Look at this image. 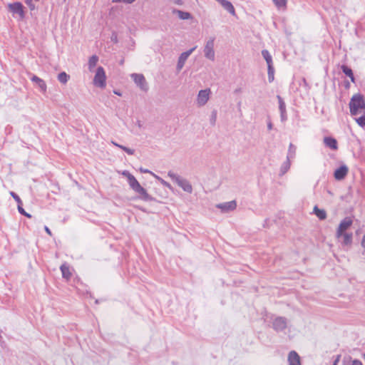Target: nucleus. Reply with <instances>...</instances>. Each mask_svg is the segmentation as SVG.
Masks as SVG:
<instances>
[{"label": "nucleus", "mask_w": 365, "mask_h": 365, "mask_svg": "<svg viewBox=\"0 0 365 365\" xmlns=\"http://www.w3.org/2000/svg\"><path fill=\"white\" fill-rule=\"evenodd\" d=\"M121 175L125 177L128 180V182L130 188L137 194L139 195L140 197L143 200L150 199V195L148 194L146 190L140 185L136 178L130 174L128 170H123Z\"/></svg>", "instance_id": "f257e3e1"}, {"label": "nucleus", "mask_w": 365, "mask_h": 365, "mask_svg": "<svg viewBox=\"0 0 365 365\" xmlns=\"http://www.w3.org/2000/svg\"><path fill=\"white\" fill-rule=\"evenodd\" d=\"M168 176L186 194L191 195L193 192L192 183L187 178L175 173L173 171H168Z\"/></svg>", "instance_id": "f03ea898"}, {"label": "nucleus", "mask_w": 365, "mask_h": 365, "mask_svg": "<svg viewBox=\"0 0 365 365\" xmlns=\"http://www.w3.org/2000/svg\"><path fill=\"white\" fill-rule=\"evenodd\" d=\"M365 101L364 98L360 95L354 96L349 103L350 113L353 115H356L359 113L361 109L364 108Z\"/></svg>", "instance_id": "7ed1b4c3"}, {"label": "nucleus", "mask_w": 365, "mask_h": 365, "mask_svg": "<svg viewBox=\"0 0 365 365\" xmlns=\"http://www.w3.org/2000/svg\"><path fill=\"white\" fill-rule=\"evenodd\" d=\"M215 37H210L205 41L203 48L204 56L211 61L215 60Z\"/></svg>", "instance_id": "20e7f679"}, {"label": "nucleus", "mask_w": 365, "mask_h": 365, "mask_svg": "<svg viewBox=\"0 0 365 365\" xmlns=\"http://www.w3.org/2000/svg\"><path fill=\"white\" fill-rule=\"evenodd\" d=\"M93 84L96 87L104 88L106 86V76L103 67L99 66L96 71Z\"/></svg>", "instance_id": "39448f33"}, {"label": "nucleus", "mask_w": 365, "mask_h": 365, "mask_svg": "<svg viewBox=\"0 0 365 365\" xmlns=\"http://www.w3.org/2000/svg\"><path fill=\"white\" fill-rule=\"evenodd\" d=\"M211 95L210 88L200 90L196 98V103L198 107L204 106L209 101Z\"/></svg>", "instance_id": "423d86ee"}, {"label": "nucleus", "mask_w": 365, "mask_h": 365, "mask_svg": "<svg viewBox=\"0 0 365 365\" xmlns=\"http://www.w3.org/2000/svg\"><path fill=\"white\" fill-rule=\"evenodd\" d=\"M8 8L14 16H18L20 19H23L24 18V7L21 3L15 2L13 4H9Z\"/></svg>", "instance_id": "0eeeda50"}, {"label": "nucleus", "mask_w": 365, "mask_h": 365, "mask_svg": "<svg viewBox=\"0 0 365 365\" xmlns=\"http://www.w3.org/2000/svg\"><path fill=\"white\" fill-rule=\"evenodd\" d=\"M130 77L135 82V83L138 86L142 91H147L148 89V86L144 76L141 73H132Z\"/></svg>", "instance_id": "6e6552de"}, {"label": "nucleus", "mask_w": 365, "mask_h": 365, "mask_svg": "<svg viewBox=\"0 0 365 365\" xmlns=\"http://www.w3.org/2000/svg\"><path fill=\"white\" fill-rule=\"evenodd\" d=\"M352 220L351 217H346L344 218L341 223L339 225V227L336 230V236L337 238H339L342 236L344 232H346V231L352 225Z\"/></svg>", "instance_id": "1a4fd4ad"}, {"label": "nucleus", "mask_w": 365, "mask_h": 365, "mask_svg": "<svg viewBox=\"0 0 365 365\" xmlns=\"http://www.w3.org/2000/svg\"><path fill=\"white\" fill-rule=\"evenodd\" d=\"M195 48H196V46L190 48V50H188L185 52L182 53L180 55L178 60L177 66H176V69L178 71H180L182 70V68L185 66V63L187 59L191 55V53L195 50Z\"/></svg>", "instance_id": "9d476101"}, {"label": "nucleus", "mask_w": 365, "mask_h": 365, "mask_svg": "<svg viewBox=\"0 0 365 365\" xmlns=\"http://www.w3.org/2000/svg\"><path fill=\"white\" fill-rule=\"evenodd\" d=\"M31 81L35 83V85L38 87V88L41 93H45L46 92L47 86L46 82L43 79L34 75L31 78Z\"/></svg>", "instance_id": "9b49d317"}, {"label": "nucleus", "mask_w": 365, "mask_h": 365, "mask_svg": "<svg viewBox=\"0 0 365 365\" xmlns=\"http://www.w3.org/2000/svg\"><path fill=\"white\" fill-rule=\"evenodd\" d=\"M287 360L289 365H301L300 356L295 351L289 353Z\"/></svg>", "instance_id": "f8f14e48"}, {"label": "nucleus", "mask_w": 365, "mask_h": 365, "mask_svg": "<svg viewBox=\"0 0 365 365\" xmlns=\"http://www.w3.org/2000/svg\"><path fill=\"white\" fill-rule=\"evenodd\" d=\"M348 173V168L346 165H341L334 172V178L336 180H342L345 178Z\"/></svg>", "instance_id": "ddd939ff"}, {"label": "nucleus", "mask_w": 365, "mask_h": 365, "mask_svg": "<svg viewBox=\"0 0 365 365\" xmlns=\"http://www.w3.org/2000/svg\"><path fill=\"white\" fill-rule=\"evenodd\" d=\"M324 143L326 146L329 147L332 150H336L338 148L337 141L336 139L331 137H325L324 138Z\"/></svg>", "instance_id": "4468645a"}, {"label": "nucleus", "mask_w": 365, "mask_h": 365, "mask_svg": "<svg viewBox=\"0 0 365 365\" xmlns=\"http://www.w3.org/2000/svg\"><path fill=\"white\" fill-rule=\"evenodd\" d=\"M220 5L232 16H235V9L232 3L227 0H223Z\"/></svg>", "instance_id": "2eb2a0df"}, {"label": "nucleus", "mask_w": 365, "mask_h": 365, "mask_svg": "<svg viewBox=\"0 0 365 365\" xmlns=\"http://www.w3.org/2000/svg\"><path fill=\"white\" fill-rule=\"evenodd\" d=\"M60 269L62 272L63 277L65 278L66 280H69L72 276V272L71 271L69 266H68L66 264H63L61 266Z\"/></svg>", "instance_id": "dca6fc26"}, {"label": "nucleus", "mask_w": 365, "mask_h": 365, "mask_svg": "<svg viewBox=\"0 0 365 365\" xmlns=\"http://www.w3.org/2000/svg\"><path fill=\"white\" fill-rule=\"evenodd\" d=\"M173 13L177 14L178 18L182 20H187L192 19L191 14L187 11L174 9Z\"/></svg>", "instance_id": "f3484780"}, {"label": "nucleus", "mask_w": 365, "mask_h": 365, "mask_svg": "<svg viewBox=\"0 0 365 365\" xmlns=\"http://www.w3.org/2000/svg\"><path fill=\"white\" fill-rule=\"evenodd\" d=\"M341 68V70H342L343 73L346 76L349 77L351 81L353 83H354L355 78H354L352 70L350 68H349L348 66H345V65H342Z\"/></svg>", "instance_id": "a211bd4d"}, {"label": "nucleus", "mask_w": 365, "mask_h": 365, "mask_svg": "<svg viewBox=\"0 0 365 365\" xmlns=\"http://www.w3.org/2000/svg\"><path fill=\"white\" fill-rule=\"evenodd\" d=\"M98 61V57L97 56L93 55L91 57H90L88 64V69L91 72H92L93 71V68L97 65Z\"/></svg>", "instance_id": "6ab92c4d"}, {"label": "nucleus", "mask_w": 365, "mask_h": 365, "mask_svg": "<svg viewBox=\"0 0 365 365\" xmlns=\"http://www.w3.org/2000/svg\"><path fill=\"white\" fill-rule=\"evenodd\" d=\"M152 175L164 187L168 188L170 190H173V186L167 181L163 180L162 178L159 177L158 175L152 173Z\"/></svg>", "instance_id": "aec40b11"}, {"label": "nucleus", "mask_w": 365, "mask_h": 365, "mask_svg": "<svg viewBox=\"0 0 365 365\" xmlns=\"http://www.w3.org/2000/svg\"><path fill=\"white\" fill-rule=\"evenodd\" d=\"M111 143H112L113 145H115V146H116V147H118V148H119L122 149L123 150H124L126 153H128V155H134V153H135V150H134L133 149H132V148H128V147L123 146V145H120V144L117 143H116V142H115V141H111Z\"/></svg>", "instance_id": "412c9836"}, {"label": "nucleus", "mask_w": 365, "mask_h": 365, "mask_svg": "<svg viewBox=\"0 0 365 365\" xmlns=\"http://www.w3.org/2000/svg\"><path fill=\"white\" fill-rule=\"evenodd\" d=\"M262 55L267 62V66H272V58L267 50H263Z\"/></svg>", "instance_id": "4be33fe9"}, {"label": "nucleus", "mask_w": 365, "mask_h": 365, "mask_svg": "<svg viewBox=\"0 0 365 365\" xmlns=\"http://www.w3.org/2000/svg\"><path fill=\"white\" fill-rule=\"evenodd\" d=\"M314 212L320 220H324L327 217L326 211L324 209H319L318 207H314Z\"/></svg>", "instance_id": "5701e85b"}, {"label": "nucleus", "mask_w": 365, "mask_h": 365, "mask_svg": "<svg viewBox=\"0 0 365 365\" xmlns=\"http://www.w3.org/2000/svg\"><path fill=\"white\" fill-rule=\"evenodd\" d=\"M58 80L63 84H66L69 78H70V76L69 75H68L66 72H61L58 75Z\"/></svg>", "instance_id": "b1692460"}, {"label": "nucleus", "mask_w": 365, "mask_h": 365, "mask_svg": "<svg viewBox=\"0 0 365 365\" xmlns=\"http://www.w3.org/2000/svg\"><path fill=\"white\" fill-rule=\"evenodd\" d=\"M343 237V243L346 245H351L352 241V234L351 233H347L344 232L342 236Z\"/></svg>", "instance_id": "393cba45"}, {"label": "nucleus", "mask_w": 365, "mask_h": 365, "mask_svg": "<svg viewBox=\"0 0 365 365\" xmlns=\"http://www.w3.org/2000/svg\"><path fill=\"white\" fill-rule=\"evenodd\" d=\"M274 326L277 329H284L286 327V323L282 319L279 318L274 321Z\"/></svg>", "instance_id": "a878e982"}, {"label": "nucleus", "mask_w": 365, "mask_h": 365, "mask_svg": "<svg viewBox=\"0 0 365 365\" xmlns=\"http://www.w3.org/2000/svg\"><path fill=\"white\" fill-rule=\"evenodd\" d=\"M289 168H290V162H289V160L287 159V161L284 162L281 167V169H280L281 175L285 174L288 171Z\"/></svg>", "instance_id": "bb28decb"}, {"label": "nucleus", "mask_w": 365, "mask_h": 365, "mask_svg": "<svg viewBox=\"0 0 365 365\" xmlns=\"http://www.w3.org/2000/svg\"><path fill=\"white\" fill-rule=\"evenodd\" d=\"M275 6L278 9L284 8L287 5V0H272Z\"/></svg>", "instance_id": "cd10ccee"}, {"label": "nucleus", "mask_w": 365, "mask_h": 365, "mask_svg": "<svg viewBox=\"0 0 365 365\" xmlns=\"http://www.w3.org/2000/svg\"><path fill=\"white\" fill-rule=\"evenodd\" d=\"M295 151L296 148L294 145H293L292 143L289 145V150H288V155H287V159L289 160L291 158H294L295 155Z\"/></svg>", "instance_id": "c85d7f7f"}, {"label": "nucleus", "mask_w": 365, "mask_h": 365, "mask_svg": "<svg viewBox=\"0 0 365 365\" xmlns=\"http://www.w3.org/2000/svg\"><path fill=\"white\" fill-rule=\"evenodd\" d=\"M268 68V80L269 82H272L274 81V69L273 66H267Z\"/></svg>", "instance_id": "c756f323"}, {"label": "nucleus", "mask_w": 365, "mask_h": 365, "mask_svg": "<svg viewBox=\"0 0 365 365\" xmlns=\"http://www.w3.org/2000/svg\"><path fill=\"white\" fill-rule=\"evenodd\" d=\"M277 99L279 101V108L280 113H283L284 111H286V106H285V103H284V101L282 100V98L279 96H277Z\"/></svg>", "instance_id": "7c9ffc66"}, {"label": "nucleus", "mask_w": 365, "mask_h": 365, "mask_svg": "<svg viewBox=\"0 0 365 365\" xmlns=\"http://www.w3.org/2000/svg\"><path fill=\"white\" fill-rule=\"evenodd\" d=\"M136 0H112L113 3L131 4Z\"/></svg>", "instance_id": "2f4dec72"}, {"label": "nucleus", "mask_w": 365, "mask_h": 365, "mask_svg": "<svg viewBox=\"0 0 365 365\" xmlns=\"http://www.w3.org/2000/svg\"><path fill=\"white\" fill-rule=\"evenodd\" d=\"M37 1H38V0H25L26 4L31 10H34L35 9V2Z\"/></svg>", "instance_id": "473e14b6"}, {"label": "nucleus", "mask_w": 365, "mask_h": 365, "mask_svg": "<svg viewBox=\"0 0 365 365\" xmlns=\"http://www.w3.org/2000/svg\"><path fill=\"white\" fill-rule=\"evenodd\" d=\"M357 123L361 126L365 125V114L356 119Z\"/></svg>", "instance_id": "72a5a7b5"}, {"label": "nucleus", "mask_w": 365, "mask_h": 365, "mask_svg": "<svg viewBox=\"0 0 365 365\" xmlns=\"http://www.w3.org/2000/svg\"><path fill=\"white\" fill-rule=\"evenodd\" d=\"M18 210L21 214H22L28 217H31V215L24 210L23 207H18Z\"/></svg>", "instance_id": "f704fd0d"}, {"label": "nucleus", "mask_w": 365, "mask_h": 365, "mask_svg": "<svg viewBox=\"0 0 365 365\" xmlns=\"http://www.w3.org/2000/svg\"><path fill=\"white\" fill-rule=\"evenodd\" d=\"M11 195L15 199L16 202L18 204H21V200L20 197L16 194H15L14 192H11Z\"/></svg>", "instance_id": "c9c22d12"}, {"label": "nucleus", "mask_w": 365, "mask_h": 365, "mask_svg": "<svg viewBox=\"0 0 365 365\" xmlns=\"http://www.w3.org/2000/svg\"><path fill=\"white\" fill-rule=\"evenodd\" d=\"M233 207H225V206L220 207V208H222V211H223V212H227V211L231 210H232Z\"/></svg>", "instance_id": "e433bc0d"}, {"label": "nucleus", "mask_w": 365, "mask_h": 365, "mask_svg": "<svg viewBox=\"0 0 365 365\" xmlns=\"http://www.w3.org/2000/svg\"><path fill=\"white\" fill-rule=\"evenodd\" d=\"M281 113V119L282 121H284L287 120V113L286 111H284L283 113Z\"/></svg>", "instance_id": "4c0bfd02"}, {"label": "nucleus", "mask_w": 365, "mask_h": 365, "mask_svg": "<svg viewBox=\"0 0 365 365\" xmlns=\"http://www.w3.org/2000/svg\"><path fill=\"white\" fill-rule=\"evenodd\" d=\"M172 2L177 5H182L183 4L182 0H172Z\"/></svg>", "instance_id": "58836bf2"}, {"label": "nucleus", "mask_w": 365, "mask_h": 365, "mask_svg": "<svg viewBox=\"0 0 365 365\" xmlns=\"http://www.w3.org/2000/svg\"><path fill=\"white\" fill-rule=\"evenodd\" d=\"M140 172L143 173H150L152 175V173H153V172L147 170V169H143V168H140Z\"/></svg>", "instance_id": "ea45409f"}, {"label": "nucleus", "mask_w": 365, "mask_h": 365, "mask_svg": "<svg viewBox=\"0 0 365 365\" xmlns=\"http://www.w3.org/2000/svg\"><path fill=\"white\" fill-rule=\"evenodd\" d=\"M236 204H237V202L235 200H232V201L227 202L225 205L231 206V205H236Z\"/></svg>", "instance_id": "a19ab883"}, {"label": "nucleus", "mask_w": 365, "mask_h": 365, "mask_svg": "<svg viewBox=\"0 0 365 365\" xmlns=\"http://www.w3.org/2000/svg\"><path fill=\"white\" fill-rule=\"evenodd\" d=\"M351 365H363L362 363L359 360H354L352 361Z\"/></svg>", "instance_id": "79ce46f5"}, {"label": "nucleus", "mask_w": 365, "mask_h": 365, "mask_svg": "<svg viewBox=\"0 0 365 365\" xmlns=\"http://www.w3.org/2000/svg\"><path fill=\"white\" fill-rule=\"evenodd\" d=\"M267 128L269 130H271L272 129V123L271 121H269L267 123Z\"/></svg>", "instance_id": "37998d69"}, {"label": "nucleus", "mask_w": 365, "mask_h": 365, "mask_svg": "<svg viewBox=\"0 0 365 365\" xmlns=\"http://www.w3.org/2000/svg\"><path fill=\"white\" fill-rule=\"evenodd\" d=\"M45 231L49 235H51V230L48 229V227H45Z\"/></svg>", "instance_id": "c03bdc74"}, {"label": "nucleus", "mask_w": 365, "mask_h": 365, "mask_svg": "<svg viewBox=\"0 0 365 365\" xmlns=\"http://www.w3.org/2000/svg\"><path fill=\"white\" fill-rule=\"evenodd\" d=\"M362 246L365 247V235L363 237L362 242H361Z\"/></svg>", "instance_id": "a18cd8bd"}, {"label": "nucleus", "mask_w": 365, "mask_h": 365, "mask_svg": "<svg viewBox=\"0 0 365 365\" xmlns=\"http://www.w3.org/2000/svg\"><path fill=\"white\" fill-rule=\"evenodd\" d=\"M114 93L118 95V96H121V93L120 92L116 91H114Z\"/></svg>", "instance_id": "49530a36"}, {"label": "nucleus", "mask_w": 365, "mask_h": 365, "mask_svg": "<svg viewBox=\"0 0 365 365\" xmlns=\"http://www.w3.org/2000/svg\"><path fill=\"white\" fill-rule=\"evenodd\" d=\"M346 88H349V83H346Z\"/></svg>", "instance_id": "de8ad7c7"}]
</instances>
